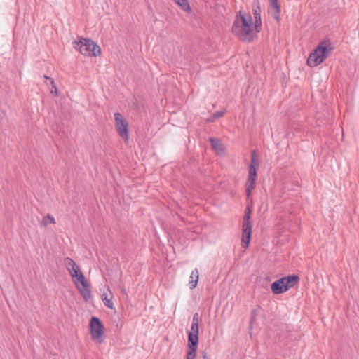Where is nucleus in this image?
<instances>
[{
    "instance_id": "4be33fe9",
    "label": "nucleus",
    "mask_w": 359,
    "mask_h": 359,
    "mask_svg": "<svg viewBox=\"0 0 359 359\" xmlns=\"http://www.w3.org/2000/svg\"><path fill=\"white\" fill-rule=\"evenodd\" d=\"M47 219H49L50 223L55 224V221L54 217L48 214L46 217H44L41 222V225L46 226L48 224Z\"/></svg>"
},
{
    "instance_id": "7ed1b4c3",
    "label": "nucleus",
    "mask_w": 359,
    "mask_h": 359,
    "mask_svg": "<svg viewBox=\"0 0 359 359\" xmlns=\"http://www.w3.org/2000/svg\"><path fill=\"white\" fill-rule=\"evenodd\" d=\"M334 49L332 43L327 39L319 43L316 48L311 53L307 60V65L316 67L322 63Z\"/></svg>"
},
{
    "instance_id": "9d476101",
    "label": "nucleus",
    "mask_w": 359,
    "mask_h": 359,
    "mask_svg": "<svg viewBox=\"0 0 359 359\" xmlns=\"http://www.w3.org/2000/svg\"><path fill=\"white\" fill-rule=\"evenodd\" d=\"M252 11L255 18L254 27L255 32H259L262 29L261 8L259 2L255 1L252 4Z\"/></svg>"
},
{
    "instance_id": "f8f14e48",
    "label": "nucleus",
    "mask_w": 359,
    "mask_h": 359,
    "mask_svg": "<svg viewBox=\"0 0 359 359\" xmlns=\"http://www.w3.org/2000/svg\"><path fill=\"white\" fill-rule=\"evenodd\" d=\"M271 288L273 293L275 294H280L286 292L283 280L281 278L274 281L271 284Z\"/></svg>"
},
{
    "instance_id": "dca6fc26",
    "label": "nucleus",
    "mask_w": 359,
    "mask_h": 359,
    "mask_svg": "<svg viewBox=\"0 0 359 359\" xmlns=\"http://www.w3.org/2000/svg\"><path fill=\"white\" fill-rule=\"evenodd\" d=\"M259 166V156L256 150H253L251 153V163L249 167L258 168Z\"/></svg>"
},
{
    "instance_id": "20e7f679",
    "label": "nucleus",
    "mask_w": 359,
    "mask_h": 359,
    "mask_svg": "<svg viewBox=\"0 0 359 359\" xmlns=\"http://www.w3.org/2000/svg\"><path fill=\"white\" fill-rule=\"evenodd\" d=\"M74 48L88 57H97L101 54V48L91 39L81 37L79 41L73 42Z\"/></svg>"
},
{
    "instance_id": "423d86ee",
    "label": "nucleus",
    "mask_w": 359,
    "mask_h": 359,
    "mask_svg": "<svg viewBox=\"0 0 359 359\" xmlns=\"http://www.w3.org/2000/svg\"><path fill=\"white\" fill-rule=\"evenodd\" d=\"M251 210L249 206L245 209L242 229V246L248 247L252 235V224L250 222Z\"/></svg>"
},
{
    "instance_id": "f3484780",
    "label": "nucleus",
    "mask_w": 359,
    "mask_h": 359,
    "mask_svg": "<svg viewBox=\"0 0 359 359\" xmlns=\"http://www.w3.org/2000/svg\"><path fill=\"white\" fill-rule=\"evenodd\" d=\"M226 112V110H222L216 111L215 113L212 114L210 117L207 118L206 122L211 123L214 122L216 119L222 117Z\"/></svg>"
},
{
    "instance_id": "9b49d317",
    "label": "nucleus",
    "mask_w": 359,
    "mask_h": 359,
    "mask_svg": "<svg viewBox=\"0 0 359 359\" xmlns=\"http://www.w3.org/2000/svg\"><path fill=\"white\" fill-rule=\"evenodd\" d=\"M281 279L283 280L285 288L286 291L292 288L294 286L295 284H297L299 280V278L298 276L296 275H290L283 278H281Z\"/></svg>"
},
{
    "instance_id": "412c9836",
    "label": "nucleus",
    "mask_w": 359,
    "mask_h": 359,
    "mask_svg": "<svg viewBox=\"0 0 359 359\" xmlns=\"http://www.w3.org/2000/svg\"><path fill=\"white\" fill-rule=\"evenodd\" d=\"M261 307L257 306V308L254 309L251 311V317H250V325L256 320V317L259 314Z\"/></svg>"
},
{
    "instance_id": "ddd939ff",
    "label": "nucleus",
    "mask_w": 359,
    "mask_h": 359,
    "mask_svg": "<svg viewBox=\"0 0 359 359\" xmlns=\"http://www.w3.org/2000/svg\"><path fill=\"white\" fill-rule=\"evenodd\" d=\"M209 141L215 152L217 154H222L224 151V146L219 139L215 137H210Z\"/></svg>"
},
{
    "instance_id": "aec40b11",
    "label": "nucleus",
    "mask_w": 359,
    "mask_h": 359,
    "mask_svg": "<svg viewBox=\"0 0 359 359\" xmlns=\"http://www.w3.org/2000/svg\"><path fill=\"white\" fill-rule=\"evenodd\" d=\"M175 1L184 11L190 10V6L187 0H175Z\"/></svg>"
},
{
    "instance_id": "b1692460",
    "label": "nucleus",
    "mask_w": 359,
    "mask_h": 359,
    "mask_svg": "<svg viewBox=\"0 0 359 359\" xmlns=\"http://www.w3.org/2000/svg\"><path fill=\"white\" fill-rule=\"evenodd\" d=\"M121 291L123 294L127 295V292H126V288L124 287H122L121 288Z\"/></svg>"
},
{
    "instance_id": "6e6552de",
    "label": "nucleus",
    "mask_w": 359,
    "mask_h": 359,
    "mask_svg": "<svg viewBox=\"0 0 359 359\" xmlns=\"http://www.w3.org/2000/svg\"><path fill=\"white\" fill-rule=\"evenodd\" d=\"M115 127L121 138L128 142L129 140L128 123L119 112L114 114Z\"/></svg>"
},
{
    "instance_id": "1a4fd4ad",
    "label": "nucleus",
    "mask_w": 359,
    "mask_h": 359,
    "mask_svg": "<svg viewBox=\"0 0 359 359\" xmlns=\"http://www.w3.org/2000/svg\"><path fill=\"white\" fill-rule=\"evenodd\" d=\"M257 169L249 167L248 180L245 183V192L248 197L250 196L252 190L255 187Z\"/></svg>"
},
{
    "instance_id": "5701e85b",
    "label": "nucleus",
    "mask_w": 359,
    "mask_h": 359,
    "mask_svg": "<svg viewBox=\"0 0 359 359\" xmlns=\"http://www.w3.org/2000/svg\"><path fill=\"white\" fill-rule=\"evenodd\" d=\"M192 323H198V313H195L193 316Z\"/></svg>"
},
{
    "instance_id": "f03ea898",
    "label": "nucleus",
    "mask_w": 359,
    "mask_h": 359,
    "mask_svg": "<svg viewBox=\"0 0 359 359\" xmlns=\"http://www.w3.org/2000/svg\"><path fill=\"white\" fill-rule=\"evenodd\" d=\"M65 264L71 277L73 279L76 278V280L74 281L81 295L84 299L88 300L91 297L90 286L86 281L85 276L81 271L79 266L69 257H66L65 259Z\"/></svg>"
},
{
    "instance_id": "6ab92c4d",
    "label": "nucleus",
    "mask_w": 359,
    "mask_h": 359,
    "mask_svg": "<svg viewBox=\"0 0 359 359\" xmlns=\"http://www.w3.org/2000/svg\"><path fill=\"white\" fill-rule=\"evenodd\" d=\"M102 300L104 302V305L109 308V309H114V304L111 299H108V296L107 294L104 293L101 295Z\"/></svg>"
},
{
    "instance_id": "39448f33",
    "label": "nucleus",
    "mask_w": 359,
    "mask_h": 359,
    "mask_svg": "<svg viewBox=\"0 0 359 359\" xmlns=\"http://www.w3.org/2000/svg\"><path fill=\"white\" fill-rule=\"evenodd\" d=\"M198 345V323H192L188 334L187 359H195Z\"/></svg>"
},
{
    "instance_id": "f257e3e1",
    "label": "nucleus",
    "mask_w": 359,
    "mask_h": 359,
    "mask_svg": "<svg viewBox=\"0 0 359 359\" xmlns=\"http://www.w3.org/2000/svg\"><path fill=\"white\" fill-rule=\"evenodd\" d=\"M232 32L241 41L252 42L257 32L252 29V18L250 14L239 11L232 26Z\"/></svg>"
},
{
    "instance_id": "4468645a",
    "label": "nucleus",
    "mask_w": 359,
    "mask_h": 359,
    "mask_svg": "<svg viewBox=\"0 0 359 359\" xmlns=\"http://www.w3.org/2000/svg\"><path fill=\"white\" fill-rule=\"evenodd\" d=\"M270 3V8L271 10V14L273 18L278 20L279 15L280 12V6L278 3V0H269Z\"/></svg>"
},
{
    "instance_id": "393cba45",
    "label": "nucleus",
    "mask_w": 359,
    "mask_h": 359,
    "mask_svg": "<svg viewBox=\"0 0 359 359\" xmlns=\"http://www.w3.org/2000/svg\"><path fill=\"white\" fill-rule=\"evenodd\" d=\"M203 359H207V355L205 353V352H203Z\"/></svg>"
},
{
    "instance_id": "2eb2a0df",
    "label": "nucleus",
    "mask_w": 359,
    "mask_h": 359,
    "mask_svg": "<svg viewBox=\"0 0 359 359\" xmlns=\"http://www.w3.org/2000/svg\"><path fill=\"white\" fill-rule=\"evenodd\" d=\"M199 278V273L198 269H194L190 275V280L189 282V287L191 290L194 289L198 283Z\"/></svg>"
},
{
    "instance_id": "0eeeda50",
    "label": "nucleus",
    "mask_w": 359,
    "mask_h": 359,
    "mask_svg": "<svg viewBox=\"0 0 359 359\" xmlns=\"http://www.w3.org/2000/svg\"><path fill=\"white\" fill-rule=\"evenodd\" d=\"M90 334L93 340L102 344L104 342V325L97 317L93 316L90 320Z\"/></svg>"
},
{
    "instance_id": "a211bd4d",
    "label": "nucleus",
    "mask_w": 359,
    "mask_h": 359,
    "mask_svg": "<svg viewBox=\"0 0 359 359\" xmlns=\"http://www.w3.org/2000/svg\"><path fill=\"white\" fill-rule=\"evenodd\" d=\"M44 78L46 79V81H49L50 84L51 85L50 93L52 94H53L55 96H57V88L55 84L53 79L50 77L46 76V75H44Z\"/></svg>"
}]
</instances>
